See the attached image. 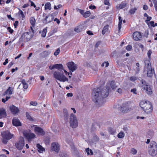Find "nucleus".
Masks as SVG:
<instances>
[{
	"label": "nucleus",
	"instance_id": "nucleus-64",
	"mask_svg": "<svg viewBox=\"0 0 157 157\" xmlns=\"http://www.w3.org/2000/svg\"><path fill=\"white\" fill-rule=\"evenodd\" d=\"M73 96V94L71 93H68L67 94V96L68 97H72Z\"/></svg>",
	"mask_w": 157,
	"mask_h": 157
},
{
	"label": "nucleus",
	"instance_id": "nucleus-58",
	"mask_svg": "<svg viewBox=\"0 0 157 157\" xmlns=\"http://www.w3.org/2000/svg\"><path fill=\"white\" fill-rule=\"evenodd\" d=\"M18 23V21H15L13 25L15 28H16L17 27V25Z\"/></svg>",
	"mask_w": 157,
	"mask_h": 157
},
{
	"label": "nucleus",
	"instance_id": "nucleus-52",
	"mask_svg": "<svg viewBox=\"0 0 157 157\" xmlns=\"http://www.w3.org/2000/svg\"><path fill=\"white\" fill-rule=\"evenodd\" d=\"M30 104L31 105H34V106H36L37 104V103L36 102H33V101H31L30 102Z\"/></svg>",
	"mask_w": 157,
	"mask_h": 157
},
{
	"label": "nucleus",
	"instance_id": "nucleus-42",
	"mask_svg": "<svg viewBox=\"0 0 157 157\" xmlns=\"http://www.w3.org/2000/svg\"><path fill=\"white\" fill-rule=\"evenodd\" d=\"M19 10V11L18 12V13L19 14H21V17L23 18H24L25 17V16L23 14V11L21 10L20 9H18Z\"/></svg>",
	"mask_w": 157,
	"mask_h": 157
},
{
	"label": "nucleus",
	"instance_id": "nucleus-11",
	"mask_svg": "<svg viewBox=\"0 0 157 157\" xmlns=\"http://www.w3.org/2000/svg\"><path fill=\"white\" fill-rule=\"evenodd\" d=\"M25 145L24 139L23 137L20 138L19 141L15 144V146L19 150H21Z\"/></svg>",
	"mask_w": 157,
	"mask_h": 157
},
{
	"label": "nucleus",
	"instance_id": "nucleus-39",
	"mask_svg": "<svg viewBox=\"0 0 157 157\" xmlns=\"http://www.w3.org/2000/svg\"><path fill=\"white\" fill-rule=\"evenodd\" d=\"M46 31L47 30L46 29H44L43 30V31L41 34V36L42 37H44L46 35Z\"/></svg>",
	"mask_w": 157,
	"mask_h": 157
},
{
	"label": "nucleus",
	"instance_id": "nucleus-61",
	"mask_svg": "<svg viewBox=\"0 0 157 157\" xmlns=\"http://www.w3.org/2000/svg\"><path fill=\"white\" fill-rule=\"evenodd\" d=\"M75 31L77 33H78L80 32V30L78 28H75Z\"/></svg>",
	"mask_w": 157,
	"mask_h": 157
},
{
	"label": "nucleus",
	"instance_id": "nucleus-49",
	"mask_svg": "<svg viewBox=\"0 0 157 157\" xmlns=\"http://www.w3.org/2000/svg\"><path fill=\"white\" fill-rule=\"evenodd\" d=\"M105 64V67H108V66H109V63H108V62H105L104 63H103L102 65H101V66H104V65Z\"/></svg>",
	"mask_w": 157,
	"mask_h": 157
},
{
	"label": "nucleus",
	"instance_id": "nucleus-15",
	"mask_svg": "<svg viewBox=\"0 0 157 157\" xmlns=\"http://www.w3.org/2000/svg\"><path fill=\"white\" fill-rule=\"evenodd\" d=\"M53 16L52 14H49L43 20V22L45 24H47L52 21L53 19Z\"/></svg>",
	"mask_w": 157,
	"mask_h": 157
},
{
	"label": "nucleus",
	"instance_id": "nucleus-10",
	"mask_svg": "<svg viewBox=\"0 0 157 157\" xmlns=\"http://www.w3.org/2000/svg\"><path fill=\"white\" fill-rule=\"evenodd\" d=\"M143 84L142 87L145 92L148 95H151L152 93V91L151 87L147 85L146 82L144 81H141Z\"/></svg>",
	"mask_w": 157,
	"mask_h": 157
},
{
	"label": "nucleus",
	"instance_id": "nucleus-19",
	"mask_svg": "<svg viewBox=\"0 0 157 157\" xmlns=\"http://www.w3.org/2000/svg\"><path fill=\"white\" fill-rule=\"evenodd\" d=\"M50 69L52 70L54 68L58 69L59 70L63 69V67L62 64H56L53 65H51L49 67Z\"/></svg>",
	"mask_w": 157,
	"mask_h": 157
},
{
	"label": "nucleus",
	"instance_id": "nucleus-29",
	"mask_svg": "<svg viewBox=\"0 0 157 157\" xmlns=\"http://www.w3.org/2000/svg\"><path fill=\"white\" fill-rule=\"evenodd\" d=\"M51 53L49 51H44L42 52L41 54L42 56L44 57L48 56Z\"/></svg>",
	"mask_w": 157,
	"mask_h": 157
},
{
	"label": "nucleus",
	"instance_id": "nucleus-30",
	"mask_svg": "<svg viewBox=\"0 0 157 157\" xmlns=\"http://www.w3.org/2000/svg\"><path fill=\"white\" fill-rule=\"evenodd\" d=\"M137 10V8L136 7L132 8L130 9L129 12L131 14H132L134 13Z\"/></svg>",
	"mask_w": 157,
	"mask_h": 157
},
{
	"label": "nucleus",
	"instance_id": "nucleus-57",
	"mask_svg": "<svg viewBox=\"0 0 157 157\" xmlns=\"http://www.w3.org/2000/svg\"><path fill=\"white\" fill-rule=\"evenodd\" d=\"M89 8L90 9L93 10L95 9L96 7L94 6L91 5L89 6Z\"/></svg>",
	"mask_w": 157,
	"mask_h": 157
},
{
	"label": "nucleus",
	"instance_id": "nucleus-40",
	"mask_svg": "<svg viewBox=\"0 0 157 157\" xmlns=\"http://www.w3.org/2000/svg\"><path fill=\"white\" fill-rule=\"evenodd\" d=\"M152 1L154 4L155 8L156 11H157V2L156 0H152Z\"/></svg>",
	"mask_w": 157,
	"mask_h": 157
},
{
	"label": "nucleus",
	"instance_id": "nucleus-17",
	"mask_svg": "<svg viewBox=\"0 0 157 157\" xmlns=\"http://www.w3.org/2000/svg\"><path fill=\"white\" fill-rule=\"evenodd\" d=\"M133 39L135 40H139L141 39L142 35L139 32H135L133 33Z\"/></svg>",
	"mask_w": 157,
	"mask_h": 157
},
{
	"label": "nucleus",
	"instance_id": "nucleus-44",
	"mask_svg": "<svg viewBox=\"0 0 157 157\" xmlns=\"http://www.w3.org/2000/svg\"><path fill=\"white\" fill-rule=\"evenodd\" d=\"M60 52V50L59 48L57 49L56 50V51H55L54 53V55L55 56H57L58 55Z\"/></svg>",
	"mask_w": 157,
	"mask_h": 157
},
{
	"label": "nucleus",
	"instance_id": "nucleus-48",
	"mask_svg": "<svg viewBox=\"0 0 157 157\" xmlns=\"http://www.w3.org/2000/svg\"><path fill=\"white\" fill-rule=\"evenodd\" d=\"M132 48L131 45H128L126 47V49L128 51H130Z\"/></svg>",
	"mask_w": 157,
	"mask_h": 157
},
{
	"label": "nucleus",
	"instance_id": "nucleus-5",
	"mask_svg": "<svg viewBox=\"0 0 157 157\" xmlns=\"http://www.w3.org/2000/svg\"><path fill=\"white\" fill-rule=\"evenodd\" d=\"M145 69L147 71V75L148 77H151L153 76V71H154V69H152L151 64L149 60H146L144 61Z\"/></svg>",
	"mask_w": 157,
	"mask_h": 157
},
{
	"label": "nucleus",
	"instance_id": "nucleus-36",
	"mask_svg": "<svg viewBox=\"0 0 157 157\" xmlns=\"http://www.w3.org/2000/svg\"><path fill=\"white\" fill-rule=\"evenodd\" d=\"M63 112L65 117V118L67 119V118L68 116V113L67 112V110L66 109H63Z\"/></svg>",
	"mask_w": 157,
	"mask_h": 157
},
{
	"label": "nucleus",
	"instance_id": "nucleus-45",
	"mask_svg": "<svg viewBox=\"0 0 157 157\" xmlns=\"http://www.w3.org/2000/svg\"><path fill=\"white\" fill-rule=\"evenodd\" d=\"M152 53V51L151 50H149L147 52V56L148 58L150 59H151V56Z\"/></svg>",
	"mask_w": 157,
	"mask_h": 157
},
{
	"label": "nucleus",
	"instance_id": "nucleus-46",
	"mask_svg": "<svg viewBox=\"0 0 157 157\" xmlns=\"http://www.w3.org/2000/svg\"><path fill=\"white\" fill-rule=\"evenodd\" d=\"M131 92L132 93H133L134 94H137V90H136V88H134L133 89H132L131 90Z\"/></svg>",
	"mask_w": 157,
	"mask_h": 157
},
{
	"label": "nucleus",
	"instance_id": "nucleus-63",
	"mask_svg": "<svg viewBox=\"0 0 157 157\" xmlns=\"http://www.w3.org/2000/svg\"><path fill=\"white\" fill-rule=\"evenodd\" d=\"M143 9L145 10H146L148 9V6L146 5H144L143 6Z\"/></svg>",
	"mask_w": 157,
	"mask_h": 157
},
{
	"label": "nucleus",
	"instance_id": "nucleus-22",
	"mask_svg": "<svg viewBox=\"0 0 157 157\" xmlns=\"http://www.w3.org/2000/svg\"><path fill=\"white\" fill-rule=\"evenodd\" d=\"M36 147L39 153H42L45 151V149L39 144H36Z\"/></svg>",
	"mask_w": 157,
	"mask_h": 157
},
{
	"label": "nucleus",
	"instance_id": "nucleus-43",
	"mask_svg": "<svg viewBox=\"0 0 157 157\" xmlns=\"http://www.w3.org/2000/svg\"><path fill=\"white\" fill-rule=\"evenodd\" d=\"M137 79V77L135 76H131L130 78V80L132 81H134Z\"/></svg>",
	"mask_w": 157,
	"mask_h": 157
},
{
	"label": "nucleus",
	"instance_id": "nucleus-33",
	"mask_svg": "<svg viewBox=\"0 0 157 157\" xmlns=\"http://www.w3.org/2000/svg\"><path fill=\"white\" fill-rule=\"evenodd\" d=\"M45 9H49V10L51 9V5L49 2H48L45 4Z\"/></svg>",
	"mask_w": 157,
	"mask_h": 157
},
{
	"label": "nucleus",
	"instance_id": "nucleus-14",
	"mask_svg": "<svg viewBox=\"0 0 157 157\" xmlns=\"http://www.w3.org/2000/svg\"><path fill=\"white\" fill-rule=\"evenodd\" d=\"M67 65L69 69L72 72H73L76 69V66L75 64V63L72 62L68 63L67 64Z\"/></svg>",
	"mask_w": 157,
	"mask_h": 157
},
{
	"label": "nucleus",
	"instance_id": "nucleus-13",
	"mask_svg": "<svg viewBox=\"0 0 157 157\" xmlns=\"http://www.w3.org/2000/svg\"><path fill=\"white\" fill-rule=\"evenodd\" d=\"M59 145L56 143H53L51 144V148L52 151H55L57 153H58L59 150Z\"/></svg>",
	"mask_w": 157,
	"mask_h": 157
},
{
	"label": "nucleus",
	"instance_id": "nucleus-47",
	"mask_svg": "<svg viewBox=\"0 0 157 157\" xmlns=\"http://www.w3.org/2000/svg\"><path fill=\"white\" fill-rule=\"evenodd\" d=\"M104 3L105 5L108 6L110 5V3L109 2V0H104Z\"/></svg>",
	"mask_w": 157,
	"mask_h": 157
},
{
	"label": "nucleus",
	"instance_id": "nucleus-54",
	"mask_svg": "<svg viewBox=\"0 0 157 157\" xmlns=\"http://www.w3.org/2000/svg\"><path fill=\"white\" fill-rule=\"evenodd\" d=\"M151 19V17L148 16L147 17V20L145 21V22L147 23Z\"/></svg>",
	"mask_w": 157,
	"mask_h": 157
},
{
	"label": "nucleus",
	"instance_id": "nucleus-28",
	"mask_svg": "<svg viewBox=\"0 0 157 157\" xmlns=\"http://www.w3.org/2000/svg\"><path fill=\"white\" fill-rule=\"evenodd\" d=\"M21 82L23 85V88L25 89H27L28 87V85L26 83L25 80L24 79H22L21 81Z\"/></svg>",
	"mask_w": 157,
	"mask_h": 157
},
{
	"label": "nucleus",
	"instance_id": "nucleus-62",
	"mask_svg": "<svg viewBox=\"0 0 157 157\" xmlns=\"http://www.w3.org/2000/svg\"><path fill=\"white\" fill-rule=\"evenodd\" d=\"M8 63V59H6L5 60V62L3 63V65H6Z\"/></svg>",
	"mask_w": 157,
	"mask_h": 157
},
{
	"label": "nucleus",
	"instance_id": "nucleus-6",
	"mask_svg": "<svg viewBox=\"0 0 157 157\" xmlns=\"http://www.w3.org/2000/svg\"><path fill=\"white\" fill-rule=\"evenodd\" d=\"M2 142L3 144H6L8 143L9 140L13 137V135L11 134L10 132L6 131L2 134Z\"/></svg>",
	"mask_w": 157,
	"mask_h": 157
},
{
	"label": "nucleus",
	"instance_id": "nucleus-59",
	"mask_svg": "<svg viewBox=\"0 0 157 157\" xmlns=\"http://www.w3.org/2000/svg\"><path fill=\"white\" fill-rule=\"evenodd\" d=\"M149 24L151 25V26L154 27V21H151L149 23Z\"/></svg>",
	"mask_w": 157,
	"mask_h": 157
},
{
	"label": "nucleus",
	"instance_id": "nucleus-7",
	"mask_svg": "<svg viewBox=\"0 0 157 157\" xmlns=\"http://www.w3.org/2000/svg\"><path fill=\"white\" fill-rule=\"evenodd\" d=\"M55 78L63 82L68 81V79L63 74L57 71H55L53 74Z\"/></svg>",
	"mask_w": 157,
	"mask_h": 157
},
{
	"label": "nucleus",
	"instance_id": "nucleus-21",
	"mask_svg": "<svg viewBox=\"0 0 157 157\" xmlns=\"http://www.w3.org/2000/svg\"><path fill=\"white\" fill-rule=\"evenodd\" d=\"M13 91V89L10 87H9L8 89L5 92L4 95H5L7 94H8L10 95L12 94Z\"/></svg>",
	"mask_w": 157,
	"mask_h": 157
},
{
	"label": "nucleus",
	"instance_id": "nucleus-32",
	"mask_svg": "<svg viewBox=\"0 0 157 157\" xmlns=\"http://www.w3.org/2000/svg\"><path fill=\"white\" fill-rule=\"evenodd\" d=\"M125 134L123 132L121 131L117 135V137L119 138H123Z\"/></svg>",
	"mask_w": 157,
	"mask_h": 157
},
{
	"label": "nucleus",
	"instance_id": "nucleus-3",
	"mask_svg": "<svg viewBox=\"0 0 157 157\" xmlns=\"http://www.w3.org/2000/svg\"><path fill=\"white\" fill-rule=\"evenodd\" d=\"M140 107L146 113H151L152 110V106L151 103L145 100L141 101L140 103Z\"/></svg>",
	"mask_w": 157,
	"mask_h": 157
},
{
	"label": "nucleus",
	"instance_id": "nucleus-4",
	"mask_svg": "<svg viewBox=\"0 0 157 157\" xmlns=\"http://www.w3.org/2000/svg\"><path fill=\"white\" fill-rule=\"evenodd\" d=\"M149 154L152 156L157 154V144L154 141L151 142L148 147Z\"/></svg>",
	"mask_w": 157,
	"mask_h": 157
},
{
	"label": "nucleus",
	"instance_id": "nucleus-26",
	"mask_svg": "<svg viewBox=\"0 0 157 157\" xmlns=\"http://www.w3.org/2000/svg\"><path fill=\"white\" fill-rule=\"evenodd\" d=\"M108 131L110 134L113 135L116 132V129L110 127L108 129Z\"/></svg>",
	"mask_w": 157,
	"mask_h": 157
},
{
	"label": "nucleus",
	"instance_id": "nucleus-23",
	"mask_svg": "<svg viewBox=\"0 0 157 157\" xmlns=\"http://www.w3.org/2000/svg\"><path fill=\"white\" fill-rule=\"evenodd\" d=\"M122 22V19L121 17L119 16V23L118 24V33L121 32V24Z\"/></svg>",
	"mask_w": 157,
	"mask_h": 157
},
{
	"label": "nucleus",
	"instance_id": "nucleus-55",
	"mask_svg": "<svg viewBox=\"0 0 157 157\" xmlns=\"http://www.w3.org/2000/svg\"><path fill=\"white\" fill-rule=\"evenodd\" d=\"M62 7V6L60 4L59 5L57 6H55L54 7V9L55 10H56L58 8H59L60 7Z\"/></svg>",
	"mask_w": 157,
	"mask_h": 157
},
{
	"label": "nucleus",
	"instance_id": "nucleus-24",
	"mask_svg": "<svg viewBox=\"0 0 157 157\" xmlns=\"http://www.w3.org/2000/svg\"><path fill=\"white\" fill-rule=\"evenodd\" d=\"M6 113L4 109H0V119L6 116Z\"/></svg>",
	"mask_w": 157,
	"mask_h": 157
},
{
	"label": "nucleus",
	"instance_id": "nucleus-16",
	"mask_svg": "<svg viewBox=\"0 0 157 157\" xmlns=\"http://www.w3.org/2000/svg\"><path fill=\"white\" fill-rule=\"evenodd\" d=\"M10 109L12 113L13 114H16L19 112V110L18 108L13 105L10 107Z\"/></svg>",
	"mask_w": 157,
	"mask_h": 157
},
{
	"label": "nucleus",
	"instance_id": "nucleus-9",
	"mask_svg": "<svg viewBox=\"0 0 157 157\" xmlns=\"http://www.w3.org/2000/svg\"><path fill=\"white\" fill-rule=\"evenodd\" d=\"M70 124L72 128H76L78 125L77 117L73 113H71L70 116Z\"/></svg>",
	"mask_w": 157,
	"mask_h": 157
},
{
	"label": "nucleus",
	"instance_id": "nucleus-18",
	"mask_svg": "<svg viewBox=\"0 0 157 157\" xmlns=\"http://www.w3.org/2000/svg\"><path fill=\"white\" fill-rule=\"evenodd\" d=\"M34 130L36 133L38 135L43 136L44 135V132L40 127H36L35 128Z\"/></svg>",
	"mask_w": 157,
	"mask_h": 157
},
{
	"label": "nucleus",
	"instance_id": "nucleus-27",
	"mask_svg": "<svg viewBox=\"0 0 157 157\" xmlns=\"http://www.w3.org/2000/svg\"><path fill=\"white\" fill-rule=\"evenodd\" d=\"M36 20L35 18L33 17H31L30 18V23L33 27H34L35 25Z\"/></svg>",
	"mask_w": 157,
	"mask_h": 157
},
{
	"label": "nucleus",
	"instance_id": "nucleus-35",
	"mask_svg": "<svg viewBox=\"0 0 157 157\" xmlns=\"http://www.w3.org/2000/svg\"><path fill=\"white\" fill-rule=\"evenodd\" d=\"M90 15V13L89 11H87L84 13L83 17L85 18H86L89 17Z\"/></svg>",
	"mask_w": 157,
	"mask_h": 157
},
{
	"label": "nucleus",
	"instance_id": "nucleus-38",
	"mask_svg": "<svg viewBox=\"0 0 157 157\" xmlns=\"http://www.w3.org/2000/svg\"><path fill=\"white\" fill-rule=\"evenodd\" d=\"M26 117L29 120L32 121L33 120V118L31 117L29 113L27 112H26Z\"/></svg>",
	"mask_w": 157,
	"mask_h": 157
},
{
	"label": "nucleus",
	"instance_id": "nucleus-37",
	"mask_svg": "<svg viewBox=\"0 0 157 157\" xmlns=\"http://www.w3.org/2000/svg\"><path fill=\"white\" fill-rule=\"evenodd\" d=\"M86 151L88 155H92L93 154V152L91 150H90L89 148H87L86 149Z\"/></svg>",
	"mask_w": 157,
	"mask_h": 157
},
{
	"label": "nucleus",
	"instance_id": "nucleus-1",
	"mask_svg": "<svg viewBox=\"0 0 157 157\" xmlns=\"http://www.w3.org/2000/svg\"><path fill=\"white\" fill-rule=\"evenodd\" d=\"M109 87H106L103 90L100 88L94 89L92 93V98L95 103L100 104L102 103L103 98H106L109 94Z\"/></svg>",
	"mask_w": 157,
	"mask_h": 157
},
{
	"label": "nucleus",
	"instance_id": "nucleus-56",
	"mask_svg": "<svg viewBox=\"0 0 157 157\" xmlns=\"http://www.w3.org/2000/svg\"><path fill=\"white\" fill-rule=\"evenodd\" d=\"M149 31L148 30H146L144 33L145 36L147 37V36L149 34Z\"/></svg>",
	"mask_w": 157,
	"mask_h": 157
},
{
	"label": "nucleus",
	"instance_id": "nucleus-41",
	"mask_svg": "<svg viewBox=\"0 0 157 157\" xmlns=\"http://www.w3.org/2000/svg\"><path fill=\"white\" fill-rule=\"evenodd\" d=\"M126 4L125 2H123L120 5L119 7L121 9L123 8L126 6Z\"/></svg>",
	"mask_w": 157,
	"mask_h": 157
},
{
	"label": "nucleus",
	"instance_id": "nucleus-60",
	"mask_svg": "<svg viewBox=\"0 0 157 157\" xmlns=\"http://www.w3.org/2000/svg\"><path fill=\"white\" fill-rule=\"evenodd\" d=\"M13 62H11L8 65V67L9 68H10L13 65Z\"/></svg>",
	"mask_w": 157,
	"mask_h": 157
},
{
	"label": "nucleus",
	"instance_id": "nucleus-25",
	"mask_svg": "<svg viewBox=\"0 0 157 157\" xmlns=\"http://www.w3.org/2000/svg\"><path fill=\"white\" fill-rule=\"evenodd\" d=\"M108 84L110 85L113 89H114L117 87V86L115 84L114 82L113 81H111L110 82H109Z\"/></svg>",
	"mask_w": 157,
	"mask_h": 157
},
{
	"label": "nucleus",
	"instance_id": "nucleus-31",
	"mask_svg": "<svg viewBox=\"0 0 157 157\" xmlns=\"http://www.w3.org/2000/svg\"><path fill=\"white\" fill-rule=\"evenodd\" d=\"M108 25L105 26L102 30V34H104L108 30Z\"/></svg>",
	"mask_w": 157,
	"mask_h": 157
},
{
	"label": "nucleus",
	"instance_id": "nucleus-51",
	"mask_svg": "<svg viewBox=\"0 0 157 157\" xmlns=\"http://www.w3.org/2000/svg\"><path fill=\"white\" fill-rule=\"evenodd\" d=\"M78 10L79 12L82 15V16L83 15V14L84 13V11L83 10H80L79 9H78Z\"/></svg>",
	"mask_w": 157,
	"mask_h": 157
},
{
	"label": "nucleus",
	"instance_id": "nucleus-20",
	"mask_svg": "<svg viewBox=\"0 0 157 157\" xmlns=\"http://www.w3.org/2000/svg\"><path fill=\"white\" fill-rule=\"evenodd\" d=\"M12 123L13 125L16 126H20L21 125V123L19 120L16 118H14L13 120Z\"/></svg>",
	"mask_w": 157,
	"mask_h": 157
},
{
	"label": "nucleus",
	"instance_id": "nucleus-2",
	"mask_svg": "<svg viewBox=\"0 0 157 157\" xmlns=\"http://www.w3.org/2000/svg\"><path fill=\"white\" fill-rule=\"evenodd\" d=\"M34 34V32L32 27H30V29H29V32H25L22 34L19 39V42L21 43L26 42L29 40L33 37Z\"/></svg>",
	"mask_w": 157,
	"mask_h": 157
},
{
	"label": "nucleus",
	"instance_id": "nucleus-50",
	"mask_svg": "<svg viewBox=\"0 0 157 157\" xmlns=\"http://www.w3.org/2000/svg\"><path fill=\"white\" fill-rule=\"evenodd\" d=\"M60 157H68V156L64 153H61L59 154Z\"/></svg>",
	"mask_w": 157,
	"mask_h": 157
},
{
	"label": "nucleus",
	"instance_id": "nucleus-34",
	"mask_svg": "<svg viewBox=\"0 0 157 157\" xmlns=\"http://www.w3.org/2000/svg\"><path fill=\"white\" fill-rule=\"evenodd\" d=\"M137 153V150L134 148H132L130 149V153L133 155H135Z\"/></svg>",
	"mask_w": 157,
	"mask_h": 157
},
{
	"label": "nucleus",
	"instance_id": "nucleus-12",
	"mask_svg": "<svg viewBox=\"0 0 157 157\" xmlns=\"http://www.w3.org/2000/svg\"><path fill=\"white\" fill-rule=\"evenodd\" d=\"M23 133L24 136L26 137L29 140L35 138L36 136L34 133H31L29 131L27 130L24 131Z\"/></svg>",
	"mask_w": 157,
	"mask_h": 157
},
{
	"label": "nucleus",
	"instance_id": "nucleus-8",
	"mask_svg": "<svg viewBox=\"0 0 157 157\" xmlns=\"http://www.w3.org/2000/svg\"><path fill=\"white\" fill-rule=\"evenodd\" d=\"M131 109V102L130 101L123 102L121 106L120 110L123 113H126L128 112Z\"/></svg>",
	"mask_w": 157,
	"mask_h": 157
},
{
	"label": "nucleus",
	"instance_id": "nucleus-53",
	"mask_svg": "<svg viewBox=\"0 0 157 157\" xmlns=\"http://www.w3.org/2000/svg\"><path fill=\"white\" fill-rule=\"evenodd\" d=\"M7 29L9 31V32L10 33H12L13 32V30L10 27H8Z\"/></svg>",
	"mask_w": 157,
	"mask_h": 157
}]
</instances>
